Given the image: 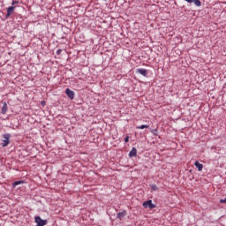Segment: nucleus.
Wrapping results in <instances>:
<instances>
[{
  "instance_id": "nucleus-1",
  "label": "nucleus",
  "mask_w": 226,
  "mask_h": 226,
  "mask_svg": "<svg viewBox=\"0 0 226 226\" xmlns=\"http://www.w3.org/2000/svg\"><path fill=\"white\" fill-rule=\"evenodd\" d=\"M4 139L2 140V146L3 147H6V146H8V144H10V139L11 138V134L10 133H5L3 135Z\"/></svg>"
},
{
  "instance_id": "nucleus-2",
  "label": "nucleus",
  "mask_w": 226,
  "mask_h": 226,
  "mask_svg": "<svg viewBox=\"0 0 226 226\" xmlns=\"http://www.w3.org/2000/svg\"><path fill=\"white\" fill-rule=\"evenodd\" d=\"M143 207H145L146 209H147V207L149 209H154V207H156V205L153 204V200H148L143 202Z\"/></svg>"
},
{
  "instance_id": "nucleus-3",
  "label": "nucleus",
  "mask_w": 226,
  "mask_h": 226,
  "mask_svg": "<svg viewBox=\"0 0 226 226\" xmlns=\"http://www.w3.org/2000/svg\"><path fill=\"white\" fill-rule=\"evenodd\" d=\"M34 222H35V223H37L36 226H45V225H47V220H43L40 216H36L34 218Z\"/></svg>"
},
{
  "instance_id": "nucleus-4",
  "label": "nucleus",
  "mask_w": 226,
  "mask_h": 226,
  "mask_svg": "<svg viewBox=\"0 0 226 226\" xmlns=\"http://www.w3.org/2000/svg\"><path fill=\"white\" fill-rule=\"evenodd\" d=\"M65 94H67L70 100H73L75 98V92L70 90V88H66Z\"/></svg>"
},
{
  "instance_id": "nucleus-5",
  "label": "nucleus",
  "mask_w": 226,
  "mask_h": 226,
  "mask_svg": "<svg viewBox=\"0 0 226 226\" xmlns=\"http://www.w3.org/2000/svg\"><path fill=\"white\" fill-rule=\"evenodd\" d=\"M15 11V7L10 6L7 9V14L5 15V19H8V17H11V15H13V11Z\"/></svg>"
},
{
  "instance_id": "nucleus-6",
  "label": "nucleus",
  "mask_w": 226,
  "mask_h": 226,
  "mask_svg": "<svg viewBox=\"0 0 226 226\" xmlns=\"http://www.w3.org/2000/svg\"><path fill=\"white\" fill-rule=\"evenodd\" d=\"M137 73H139L143 77H147V70L146 69H142V68L137 69Z\"/></svg>"
},
{
  "instance_id": "nucleus-7",
  "label": "nucleus",
  "mask_w": 226,
  "mask_h": 226,
  "mask_svg": "<svg viewBox=\"0 0 226 226\" xmlns=\"http://www.w3.org/2000/svg\"><path fill=\"white\" fill-rule=\"evenodd\" d=\"M125 216H126V210H124L117 214V218H118V220H123Z\"/></svg>"
},
{
  "instance_id": "nucleus-8",
  "label": "nucleus",
  "mask_w": 226,
  "mask_h": 226,
  "mask_svg": "<svg viewBox=\"0 0 226 226\" xmlns=\"http://www.w3.org/2000/svg\"><path fill=\"white\" fill-rule=\"evenodd\" d=\"M135 156H137V148L132 147L129 153V158H134Z\"/></svg>"
},
{
  "instance_id": "nucleus-9",
  "label": "nucleus",
  "mask_w": 226,
  "mask_h": 226,
  "mask_svg": "<svg viewBox=\"0 0 226 226\" xmlns=\"http://www.w3.org/2000/svg\"><path fill=\"white\" fill-rule=\"evenodd\" d=\"M195 167L198 169L199 172H200V170H202V169H204V165L200 162H199V161H196L194 162Z\"/></svg>"
},
{
  "instance_id": "nucleus-10",
  "label": "nucleus",
  "mask_w": 226,
  "mask_h": 226,
  "mask_svg": "<svg viewBox=\"0 0 226 226\" xmlns=\"http://www.w3.org/2000/svg\"><path fill=\"white\" fill-rule=\"evenodd\" d=\"M6 112H8V104L6 102H4L1 113L6 114Z\"/></svg>"
},
{
  "instance_id": "nucleus-11",
  "label": "nucleus",
  "mask_w": 226,
  "mask_h": 226,
  "mask_svg": "<svg viewBox=\"0 0 226 226\" xmlns=\"http://www.w3.org/2000/svg\"><path fill=\"white\" fill-rule=\"evenodd\" d=\"M137 130H144L145 128H149V125L147 124H141V125H138Z\"/></svg>"
},
{
  "instance_id": "nucleus-12",
  "label": "nucleus",
  "mask_w": 226,
  "mask_h": 226,
  "mask_svg": "<svg viewBox=\"0 0 226 226\" xmlns=\"http://www.w3.org/2000/svg\"><path fill=\"white\" fill-rule=\"evenodd\" d=\"M24 181L22 180H19V181H15L12 185L15 188V186H19V185H23Z\"/></svg>"
},
{
  "instance_id": "nucleus-13",
  "label": "nucleus",
  "mask_w": 226,
  "mask_h": 226,
  "mask_svg": "<svg viewBox=\"0 0 226 226\" xmlns=\"http://www.w3.org/2000/svg\"><path fill=\"white\" fill-rule=\"evenodd\" d=\"M192 3L195 4V6H201L202 3L200 0H192Z\"/></svg>"
},
{
  "instance_id": "nucleus-14",
  "label": "nucleus",
  "mask_w": 226,
  "mask_h": 226,
  "mask_svg": "<svg viewBox=\"0 0 226 226\" xmlns=\"http://www.w3.org/2000/svg\"><path fill=\"white\" fill-rule=\"evenodd\" d=\"M150 188L153 192H156V190H158V186H156V185H151Z\"/></svg>"
},
{
  "instance_id": "nucleus-15",
  "label": "nucleus",
  "mask_w": 226,
  "mask_h": 226,
  "mask_svg": "<svg viewBox=\"0 0 226 226\" xmlns=\"http://www.w3.org/2000/svg\"><path fill=\"white\" fill-rule=\"evenodd\" d=\"M151 132L153 133V135L158 136V130L153 129Z\"/></svg>"
},
{
  "instance_id": "nucleus-16",
  "label": "nucleus",
  "mask_w": 226,
  "mask_h": 226,
  "mask_svg": "<svg viewBox=\"0 0 226 226\" xmlns=\"http://www.w3.org/2000/svg\"><path fill=\"white\" fill-rule=\"evenodd\" d=\"M19 4V1L17 0H12L11 5Z\"/></svg>"
},
{
  "instance_id": "nucleus-17",
  "label": "nucleus",
  "mask_w": 226,
  "mask_h": 226,
  "mask_svg": "<svg viewBox=\"0 0 226 226\" xmlns=\"http://www.w3.org/2000/svg\"><path fill=\"white\" fill-rule=\"evenodd\" d=\"M220 202H221V204H225V202H226V198L223 199V200H220Z\"/></svg>"
},
{
  "instance_id": "nucleus-18",
  "label": "nucleus",
  "mask_w": 226,
  "mask_h": 226,
  "mask_svg": "<svg viewBox=\"0 0 226 226\" xmlns=\"http://www.w3.org/2000/svg\"><path fill=\"white\" fill-rule=\"evenodd\" d=\"M61 52H62L61 49H57V50H56V55H57V56H60V55H61Z\"/></svg>"
},
{
  "instance_id": "nucleus-19",
  "label": "nucleus",
  "mask_w": 226,
  "mask_h": 226,
  "mask_svg": "<svg viewBox=\"0 0 226 226\" xmlns=\"http://www.w3.org/2000/svg\"><path fill=\"white\" fill-rule=\"evenodd\" d=\"M129 140H130V137L126 136V137L124 138V142H128Z\"/></svg>"
},
{
  "instance_id": "nucleus-20",
  "label": "nucleus",
  "mask_w": 226,
  "mask_h": 226,
  "mask_svg": "<svg viewBox=\"0 0 226 226\" xmlns=\"http://www.w3.org/2000/svg\"><path fill=\"white\" fill-rule=\"evenodd\" d=\"M185 1H186V3H189V4L193 3V0H185Z\"/></svg>"
},
{
  "instance_id": "nucleus-21",
  "label": "nucleus",
  "mask_w": 226,
  "mask_h": 226,
  "mask_svg": "<svg viewBox=\"0 0 226 226\" xmlns=\"http://www.w3.org/2000/svg\"><path fill=\"white\" fill-rule=\"evenodd\" d=\"M42 105H45V102H41Z\"/></svg>"
}]
</instances>
